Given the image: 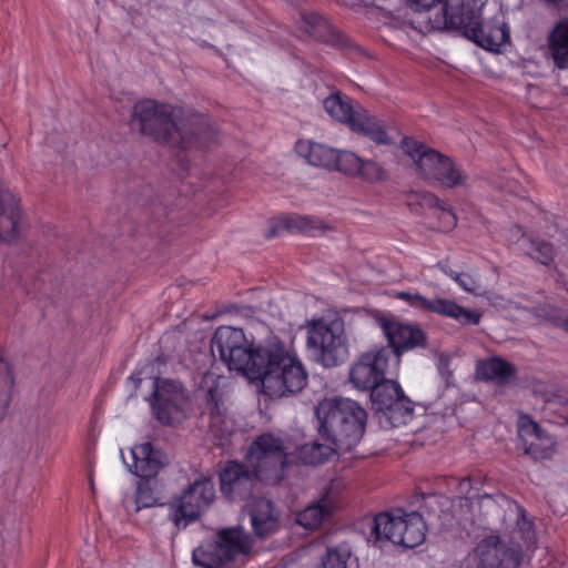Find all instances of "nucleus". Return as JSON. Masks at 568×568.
I'll return each instance as SVG.
<instances>
[{"mask_svg":"<svg viewBox=\"0 0 568 568\" xmlns=\"http://www.w3.org/2000/svg\"><path fill=\"white\" fill-rule=\"evenodd\" d=\"M257 480V474L250 465L235 460L227 462L220 473L221 491L230 499H244L248 497Z\"/></svg>","mask_w":568,"mask_h":568,"instance_id":"16","label":"nucleus"},{"mask_svg":"<svg viewBox=\"0 0 568 568\" xmlns=\"http://www.w3.org/2000/svg\"><path fill=\"white\" fill-rule=\"evenodd\" d=\"M476 554L480 568H517L519 566V551L496 535L484 538L477 545Z\"/></svg>","mask_w":568,"mask_h":568,"instance_id":"18","label":"nucleus"},{"mask_svg":"<svg viewBox=\"0 0 568 568\" xmlns=\"http://www.w3.org/2000/svg\"><path fill=\"white\" fill-rule=\"evenodd\" d=\"M212 352H217L220 358L231 371L248 376L254 367L257 346L250 343L241 328L231 326L219 327L211 342Z\"/></svg>","mask_w":568,"mask_h":568,"instance_id":"9","label":"nucleus"},{"mask_svg":"<svg viewBox=\"0 0 568 568\" xmlns=\"http://www.w3.org/2000/svg\"><path fill=\"white\" fill-rule=\"evenodd\" d=\"M442 0H407L408 6L415 11L430 10Z\"/></svg>","mask_w":568,"mask_h":568,"instance_id":"45","label":"nucleus"},{"mask_svg":"<svg viewBox=\"0 0 568 568\" xmlns=\"http://www.w3.org/2000/svg\"><path fill=\"white\" fill-rule=\"evenodd\" d=\"M255 365L248 378L260 381L263 393L271 397H284L302 392L308 374L301 361L280 342L257 346Z\"/></svg>","mask_w":568,"mask_h":568,"instance_id":"1","label":"nucleus"},{"mask_svg":"<svg viewBox=\"0 0 568 568\" xmlns=\"http://www.w3.org/2000/svg\"><path fill=\"white\" fill-rule=\"evenodd\" d=\"M460 489L464 490V489H468L470 487V480L469 478H464L460 484Z\"/></svg>","mask_w":568,"mask_h":568,"instance_id":"49","label":"nucleus"},{"mask_svg":"<svg viewBox=\"0 0 568 568\" xmlns=\"http://www.w3.org/2000/svg\"><path fill=\"white\" fill-rule=\"evenodd\" d=\"M8 406L9 404L7 403V397L2 395V397H0V422L6 415Z\"/></svg>","mask_w":568,"mask_h":568,"instance_id":"46","label":"nucleus"},{"mask_svg":"<svg viewBox=\"0 0 568 568\" xmlns=\"http://www.w3.org/2000/svg\"><path fill=\"white\" fill-rule=\"evenodd\" d=\"M442 270H443L446 274H448L453 280H455V274H458V273H457V272H455V271H452V270L447 271V270H445L444 267H442Z\"/></svg>","mask_w":568,"mask_h":568,"instance_id":"50","label":"nucleus"},{"mask_svg":"<svg viewBox=\"0 0 568 568\" xmlns=\"http://www.w3.org/2000/svg\"><path fill=\"white\" fill-rule=\"evenodd\" d=\"M286 230L292 233H303L315 236L325 233L329 226L316 217L304 215H287L278 220V222L270 230V236L278 234Z\"/></svg>","mask_w":568,"mask_h":568,"instance_id":"25","label":"nucleus"},{"mask_svg":"<svg viewBox=\"0 0 568 568\" xmlns=\"http://www.w3.org/2000/svg\"><path fill=\"white\" fill-rule=\"evenodd\" d=\"M159 500V497L154 493L153 488L150 486V479L141 478L136 486L134 510L139 511L142 508H149L161 505Z\"/></svg>","mask_w":568,"mask_h":568,"instance_id":"34","label":"nucleus"},{"mask_svg":"<svg viewBox=\"0 0 568 568\" xmlns=\"http://www.w3.org/2000/svg\"><path fill=\"white\" fill-rule=\"evenodd\" d=\"M455 281L464 291L475 295L480 294L481 285L475 276L467 273L455 274Z\"/></svg>","mask_w":568,"mask_h":568,"instance_id":"39","label":"nucleus"},{"mask_svg":"<svg viewBox=\"0 0 568 568\" xmlns=\"http://www.w3.org/2000/svg\"><path fill=\"white\" fill-rule=\"evenodd\" d=\"M214 498L212 479L202 476L169 503V518L178 529L185 528L210 508Z\"/></svg>","mask_w":568,"mask_h":568,"instance_id":"10","label":"nucleus"},{"mask_svg":"<svg viewBox=\"0 0 568 568\" xmlns=\"http://www.w3.org/2000/svg\"><path fill=\"white\" fill-rule=\"evenodd\" d=\"M363 166V159L349 151H337L333 170L347 175H356Z\"/></svg>","mask_w":568,"mask_h":568,"instance_id":"33","label":"nucleus"},{"mask_svg":"<svg viewBox=\"0 0 568 568\" xmlns=\"http://www.w3.org/2000/svg\"><path fill=\"white\" fill-rule=\"evenodd\" d=\"M388 352L384 348L362 354L349 371V381L362 390H371L385 379Z\"/></svg>","mask_w":568,"mask_h":568,"instance_id":"14","label":"nucleus"},{"mask_svg":"<svg viewBox=\"0 0 568 568\" xmlns=\"http://www.w3.org/2000/svg\"><path fill=\"white\" fill-rule=\"evenodd\" d=\"M323 568H346V560L336 550L327 549L326 557L322 561Z\"/></svg>","mask_w":568,"mask_h":568,"instance_id":"42","label":"nucleus"},{"mask_svg":"<svg viewBox=\"0 0 568 568\" xmlns=\"http://www.w3.org/2000/svg\"><path fill=\"white\" fill-rule=\"evenodd\" d=\"M182 109L169 103H161L152 99H145L134 104L131 114V126L139 133L152 138L154 141L174 145V142L187 141L190 135H184L180 119Z\"/></svg>","mask_w":568,"mask_h":568,"instance_id":"5","label":"nucleus"},{"mask_svg":"<svg viewBox=\"0 0 568 568\" xmlns=\"http://www.w3.org/2000/svg\"><path fill=\"white\" fill-rule=\"evenodd\" d=\"M547 45L554 64L568 69V18L559 20L547 37Z\"/></svg>","mask_w":568,"mask_h":568,"instance_id":"26","label":"nucleus"},{"mask_svg":"<svg viewBox=\"0 0 568 568\" xmlns=\"http://www.w3.org/2000/svg\"><path fill=\"white\" fill-rule=\"evenodd\" d=\"M438 220L440 223V227L443 231H450L457 225V217L453 212L452 207L448 206L445 202L437 210Z\"/></svg>","mask_w":568,"mask_h":568,"instance_id":"38","label":"nucleus"},{"mask_svg":"<svg viewBox=\"0 0 568 568\" xmlns=\"http://www.w3.org/2000/svg\"><path fill=\"white\" fill-rule=\"evenodd\" d=\"M339 449L333 444L310 443L298 449V459L305 465H320L325 463L331 456Z\"/></svg>","mask_w":568,"mask_h":568,"instance_id":"32","label":"nucleus"},{"mask_svg":"<svg viewBox=\"0 0 568 568\" xmlns=\"http://www.w3.org/2000/svg\"><path fill=\"white\" fill-rule=\"evenodd\" d=\"M562 93H564L565 95H568V88H564V89H562Z\"/></svg>","mask_w":568,"mask_h":568,"instance_id":"52","label":"nucleus"},{"mask_svg":"<svg viewBox=\"0 0 568 568\" xmlns=\"http://www.w3.org/2000/svg\"><path fill=\"white\" fill-rule=\"evenodd\" d=\"M535 245L534 257L544 265H549L554 261L555 251L554 246L548 242L532 243Z\"/></svg>","mask_w":568,"mask_h":568,"instance_id":"40","label":"nucleus"},{"mask_svg":"<svg viewBox=\"0 0 568 568\" xmlns=\"http://www.w3.org/2000/svg\"><path fill=\"white\" fill-rule=\"evenodd\" d=\"M418 174L430 184L444 187L465 186L467 173L450 158L433 150L423 151L416 161Z\"/></svg>","mask_w":568,"mask_h":568,"instance_id":"13","label":"nucleus"},{"mask_svg":"<svg viewBox=\"0 0 568 568\" xmlns=\"http://www.w3.org/2000/svg\"><path fill=\"white\" fill-rule=\"evenodd\" d=\"M479 9L474 0H447L440 13L428 21L434 29H463L466 38L488 51H498L509 41V29L504 22L481 24Z\"/></svg>","mask_w":568,"mask_h":568,"instance_id":"3","label":"nucleus"},{"mask_svg":"<svg viewBox=\"0 0 568 568\" xmlns=\"http://www.w3.org/2000/svg\"><path fill=\"white\" fill-rule=\"evenodd\" d=\"M525 454L531 456L535 460L549 459L554 454V443L550 438H547L544 443V437H541V440L526 442Z\"/></svg>","mask_w":568,"mask_h":568,"instance_id":"36","label":"nucleus"},{"mask_svg":"<svg viewBox=\"0 0 568 568\" xmlns=\"http://www.w3.org/2000/svg\"><path fill=\"white\" fill-rule=\"evenodd\" d=\"M324 109L335 120L351 125L358 111H354L349 99L339 92L332 93L324 100Z\"/></svg>","mask_w":568,"mask_h":568,"instance_id":"31","label":"nucleus"},{"mask_svg":"<svg viewBox=\"0 0 568 568\" xmlns=\"http://www.w3.org/2000/svg\"><path fill=\"white\" fill-rule=\"evenodd\" d=\"M315 414L320 422V435L341 452L355 447L365 433L367 413L349 398H324Z\"/></svg>","mask_w":568,"mask_h":568,"instance_id":"2","label":"nucleus"},{"mask_svg":"<svg viewBox=\"0 0 568 568\" xmlns=\"http://www.w3.org/2000/svg\"><path fill=\"white\" fill-rule=\"evenodd\" d=\"M334 500L325 495L297 514L296 523L308 530L317 529L334 511Z\"/></svg>","mask_w":568,"mask_h":568,"instance_id":"28","label":"nucleus"},{"mask_svg":"<svg viewBox=\"0 0 568 568\" xmlns=\"http://www.w3.org/2000/svg\"><path fill=\"white\" fill-rule=\"evenodd\" d=\"M4 192H10L7 187H4V185L2 184V182L0 181V195Z\"/></svg>","mask_w":568,"mask_h":568,"instance_id":"51","label":"nucleus"},{"mask_svg":"<svg viewBox=\"0 0 568 568\" xmlns=\"http://www.w3.org/2000/svg\"><path fill=\"white\" fill-rule=\"evenodd\" d=\"M287 455L283 439L265 433L250 445L246 460L257 474L258 480L275 485L284 478Z\"/></svg>","mask_w":568,"mask_h":568,"instance_id":"8","label":"nucleus"},{"mask_svg":"<svg viewBox=\"0 0 568 568\" xmlns=\"http://www.w3.org/2000/svg\"><path fill=\"white\" fill-rule=\"evenodd\" d=\"M528 313H530L534 317L538 320H548L555 323L557 326L562 327L568 332V314H564L556 307L551 305H544L534 307L531 310L526 308Z\"/></svg>","mask_w":568,"mask_h":568,"instance_id":"35","label":"nucleus"},{"mask_svg":"<svg viewBox=\"0 0 568 568\" xmlns=\"http://www.w3.org/2000/svg\"><path fill=\"white\" fill-rule=\"evenodd\" d=\"M371 399L379 412L397 410L409 415L413 413V402L405 396L399 384L392 379H384L371 389Z\"/></svg>","mask_w":568,"mask_h":568,"instance_id":"20","label":"nucleus"},{"mask_svg":"<svg viewBox=\"0 0 568 568\" xmlns=\"http://www.w3.org/2000/svg\"><path fill=\"white\" fill-rule=\"evenodd\" d=\"M349 128L378 145H388L393 142L382 122L365 110L357 112Z\"/></svg>","mask_w":568,"mask_h":568,"instance_id":"27","label":"nucleus"},{"mask_svg":"<svg viewBox=\"0 0 568 568\" xmlns=\"http://www.w3.org/2000/svg\"><path fill=\"white\" fill-rule=\"evenodd\" d=\"M254 539L243 527L217 530L215 538L192 552L194 565L202 568H236L253 554Z\"/></svg>","mask_w":568,"mask_h":568,"instance_id":"4","label":"nucleus"},{"mask_svg":"<svg viewBox=\"0 0 568 568\" xmlns=\"http://www.w3.org/2000/svg\"><path fill=\"white\" fill-rule=\"evenodd\" d=\"M515 367L498 357L478 364L476 374L483 381H491L498 384H506L515 376Z\"/></svg>","mask_w":568,"mask_h":568,"instance_id":"30","label":"nucleus"},{"mask_svg":"<svg viewBox=\"0 0 568 568\" xmlns=\"http://www.w3.org/2000/svg\"><path fill=\"white\" fill-rule=\"evenodd\" d=\"M200 392L204 402L202 418L207 419L210 430L223 438L232 433L233 424L226 415L224 386L221 376L207 372L203 375Z\"/></svg>","mask_w":568,"mask_h":568,"instance_id":"12","label":"nucleus"},{"mask_svg":"<svg viewBox=\"0 0 568 568\" xmlns=\"http://www.w3.org/2000/svg\"><path fill=\"white\" fill-rule=\"evenodd\" d=\"M183 130H180L184 135H190L186 141L174 142L173 146L190 148V146H209L217 139V129L215 124L205 115L194 112L193 110H183L181 113L180 123Z\"/></svg>","mask_w":568,"mask_h":568,"instance_id":"19","label":"nucleus"},{"mask_svg":"<svg viewBox=\"0 0 568 568\" xmlns=\"http://www.w3.org/2000/svg\"><path fill=\"white\" fill-rule=\"evenodd\" d=\"M281 513L273 501L266 498L255 499L250 508V519L255 536L265 539L280 528Z\"/></svg>","mask_w":568,"mask_h":568,"instance_id":"22","label":"nucleus"},{"mask_svg":"<svg viewBox=\"0 0 568 568\" xmlns=\"http://www.w3.org/2000/svg\"><path fill=\"white\" fill-rule=\"evenodd\" d=\"M520 433L524 437H532L531 440H541L542 437V429L537 423L532 420L523 422L520 426Z\"/></svg>","mask_w":568,"mask_h":568,"instance_id":"44","label":"nucleus"},{"mask_svg":"<svg viewBox=\"0 0 568 568\" xmlns=\"http://www.w3.org/2000/svg\"><path fill=\"white\" fill-rule=\"evenodd\" d=\"M131 454L130 471L143 479L155 477L168 463L166 456L150 442L135 445Z\"/></svg>","mask_w":568,"mask_h":568,"instance_id":"21","label":"nucleus"},{"mask_svg":"<svg viewBox=\"0 0 568 568\" xmlns=\"http://www.w3.org/2000/svg\"><path fill=\"white\" fill-rule=\"evenodd\" d=\"M396 296L417 310L448 316L463 324L477 325L480 320V315L478 313L467 310L450 300H428L418 293L410 292H398Z\"/></svg>","mask_w":568,"mask_h":568,"instance_id":"15","label":"nucleus"},{"mask_svg":"<svg viewBox=\"0 0 568 568\" xmlns=\"http://www.w3.org/2000/svg\"><path fill=\"white\" fill-rule=\"evenodd\" d=\"M130 381L133 383V388L136 389L138 388V383L141 382L140 374H132L130 376Z\"/></svg>","mask_w":568,"mask_h":568,"instance_id":"48","label":"nucleus"},{"mask_svg":"<svg viewBox=\"0 0 568 568\" xmlns=\"http://www.w3.org/2000/svg\"><path fill=\"white\" fill-rule=\"evenodd\" d=\"M358 174L368 181H383L386 179V172L383 166L372 160H363V166Z\"/></svg>","mask_w":568,"mask_h":568,"instance_id":"37","label":"nucleus"},{"mask_svg":"<svg viewBox=\"0 0 568 568\" xmlns=\"http://www.w3.org/2000/svg\"><path fill=\"white\" fill-rule=\"evenodd\" d=\"M418 203L424 209H434L438 210L444 201H442L439 197H437L435 194L429 192H423L417 195Z\"/></svg>","mask_w":568,"mask_h":568,"instance_id":"43","label":"nucleus"},{"mask_svg":"<svg viewBox=\"0 0 568 568\" xmlns=\"http://www.w3.org/2000/svg\"><path fill=\"white\" fill-rule=\"evenodd\" d=\"M304 30L315 39L337 48H352L351 40L317 13L303 16Z\"/></svg>","mask_w":568,"mask_h":568,"instance_id":"23","label":"nucleus"},{"mask_svg":"<svg viewBox=\"0 0 568 568\" xmlns=\"http://www.w3.org/2000/svg\"><path fill=\"white\" fill-rule=\"evenodd\" d=\"M546 4L554 7L556 9H561V3L565 0H544Z\"/></svg>","mask_w":568,"mask_h":568,"instance_id":"47","label":"nucleus"},{"mask_svg":"<svg viewBox=\"0 0 568 568\" xmlns=\"http://www.w3.org/2000/svg\"><path fill=\"white\" fill-rule=\"evenodd\" d=\"M306 331V345L316 363L332 368L347 361L349 343L342 317L313 320L307 323Z\"/></svg>","mask_w":568,"mask_h":568,"instance_id":"6","label":"nucleus"},{"mask_svg":"<svg viewBox=\"0 0 568 568\" xmlns=\"http://www.w3.org/2000/svg\"><path fill=\"white\" fill-rule=\"evenodd\" d=\"M296 153L304 158L311 165L333 170L337 150L321 143L300 140L295 144Z\"/></svg>","mask_w":568,"mask_h":568,"instance_id":"29","label":"nucleus"},{"mask_svg":"<svg viewBox=\"0 0 568 568\" xmlns=\"http://www.w3.org/2000/svg\"><path fill=\"white\" fill-rule=\"evenodd\" d=\"M378 324L396 355L415 347L426 346L425 332L414 323H402L386 317H379Z\"/></svg>","mask_w":568,"mask_h":568,"instance_id":"17","label":"nucleus"},{"mask_svg":"<svg viewBox=\"0 0 568 568\" xmlns=\"http://www.w3.org/2000/svg\"><path fill=\"white\" fill-rule=\"evenodd\" d=\"M402 148L407 155L415 160V162L418 160L419 154H422L423 151L429 150V148H426L424 144L410 138L403 139Z\"/></svg>","mask_w":568,"mask_h":568,"instance_id":"41","label":"nucleus"},{"mask_svg":"<svg viewBox=\"0 0 568 568\" xmlns=\"http://www.w3.org/2000/svg\"><path fill=\"white\" fill-rule=\"evenodd\" d=\"M426 525L420 514L416 511L382 513L371 523L369 539L376 545L379 541H392L405 548H414L424 542Z\"/></svg>","mask_w":568,"mask_h":568,"instance_id":"7","label":"nucleus"},{"mask_svg":"<svg viewBox=\"0 0 568 568\" xmlns=\"http://www.w3.org/2000/svg\"><path fill=\"white\" fill-rule=\"evenodd\" d=\"M151 407L154 417L162 425H174L185 417L189 396L183 385L174 379L155 378Z\"/></svg>","mask_w":568,"mask_h":568,"instance_id":"11","label":"nucleus"},{"mask_svg":"<svg viewBox=\"0 0 568 568\" xmlns=\"http://www.w3.org/2000/svg\"><path fill=\"white\" fill-rule=\"evenodd\" d=\"M21 212L11 192L0 195V241L11 243L18 239Z\"/></svg>","mask_w":568,"mask_h":568,"instance_id":"24","label":"nucleus"}]
</instances>
